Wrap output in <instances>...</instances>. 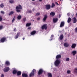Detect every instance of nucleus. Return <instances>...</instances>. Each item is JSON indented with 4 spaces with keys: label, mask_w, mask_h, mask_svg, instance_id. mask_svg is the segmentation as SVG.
Here are the masks:
<instances>
[{
    "label": "nucleus",
    "mask_w": 77,
    "mask_h": 77,
    "mask_svg": "<svg viewBox=\"0 0 77 77\" xmlns=\"http://www.w3.org/2000/svg\"><path fill=\"white\" fill-rule=\"evenodd\" d=\"M16 11L17 12H20V11L22 9V6L20 5H19L18 6H17L16 7Z\"/></svg>",
    "instance_id": "obj_1"
},
{
    "label": "nucleus",
    "mask_w": 77,
    "mask_h": 77,
    "mask_svg": "<svg viewBox=\"0 0 77 77\" xmlns=\"http://www.w3.org/2000/svg\"><path fill=\"white\" fill-rule=\"evenodd\" d=\"M60 63V61L58 59L56 60L54 62V65L56 66H58Z\"/></svg>",
    "instance_id": "obj_2"
},
{
    "label": "nucleus",
    "mask_w": 77,
    "mask_h": 77,
    "mask_svg": "<svg viewBox=\"0 0 77 77\" xmlns=\"http://www.w3.org/2000/svg\"><path fill=\"white\" fill-rule=\"evenodd\" d=\"M36 72V70L35 69H33L31 73L29 74V76L31 77L32 76H34L35 75V72Z\"/></svg>",
    "instance_id": "obj_3"
},
{
    "label": "nucleus",
    "mask_w": 77,
    "mask_h": 77,
    "mask_svg": "<svg viewBox=\"0 0 77 77\" xmlns=\"http://www.w3.org/2000/svg\"><path fill=\"white\" fill-rule=\"evenodd\" d=\"M44 72V70L42 69H40L38 71V75H40L41 74H42Z\"/></svg>",
    "instance_id": "obj_4"
},
{
    "label": "nucleus",
    "mask_w": 77,
    "mask_h": 77,
    "mask_svg": "<svg viewBox=\"0 0 77 77\" xmlns=\"http://www.w3.org/2000/svg\"><path fill=\"white\" fill-rule=\"evenodd\" d=\"M51 8V5L49 4H47L45 5V9L47 10H49Z\"/></svg>",
    "instance_id": "obj_5"
},
{
    "label": "nucleus",
    "mask_w": 77,
    "mask_h": 77,
    "mask_svg": "<svg viewBox=\"0 0 77 77\" xmlns=\"http://www.w3.org/2000/svg\"><path fill=\"white\" fill-rule=\"evenodd\" d=\"M10 69H9V67H7L3 69V71L4 72H8V71H9Z\"/></svg>",
    "instance_id": "obj_6"
},
{
    "label": "nucleus",
    "mask_w": 77,
    "mask_h": 77,
    "mask_svg": "<svg viewBox=\"0 0 77 77\" xmlns=\"http://www.w3.org/2000/svg\"><path fill=\"white\" fill-rule=\"evenodd\" d=\"M42 29L43 30L45 29V30L47 29V25L46 24L43 25L42 27Z\"/></svg>",
    "instance_id": "obj_7"
},
{
    "label": "nucleus",
    "mask_w": 77,
    "mask_h": 77,
    "mask_svg": "<svg viewBox=\"0 0 77 77\" xmlns=\"http://www.w3.org/2000/svg\"><path fill=\"white\" fill-rule=\"evenodd\" d=\"M62 57V56L60 54L57 55L56 56V59H61Z\"/></svg>",
    "instance_id": "obj_8"
},
{
    "label": "nucleus",
    "mask_w": 77,
    "mask_h": 77,
    "mask_svg": "<svg viewBox=\"0 0 77 77\" xmlns=\"http://www.w3.org/2000/svg\"><path fill=\"white\" fill-rule=\"evenodd\" d=\"M20 33L18 32L17 33L16 35L15 36H14V38L15 39H17L18 38V37L19 36V35H20Z\"/></svg>",
    "instance_id": "obj_9"
},
{
    "label": "nucleus",
    "mask_w": 77,
    "mask_h": 77,
    "mask_svg": "<svg viewBox=\"0 0 77 77\" xmlns=\"http://www.w3.org/2000/svg\"><path fill=\"white\" fill-rule=\"evenodd\" d=\"M6 39V38L4 37L2 38L0 42H4L5 41V40Z\"/></svg>",
    "instance_id": "obj_10"
},
{
    "label": "nucleus",
    "mask_w": 77,
    "mask_h": 77,
    "mask_svg": "<svg viewBox=\"0 0 77 77\" xmlns=\"http://www.w3.org/2000/svg\"><path fill=\"white\" fill-rule=\"evenodd\" d=\"M59 39L60 40H62L63 39V34L60 35L59 37Z\"/></svg>",
    "instance_id": "obj_11"
},
{
    "label": "nucleus",
    "mask_w": 77,
    "mask_h": 77,
    "mask_svg": "<svg viewBox=\"0 0 77 77\" xmlns=\"http://www.w3.org/2000/svg\"><path fill=\"white\" fill-rule=\"evenodd\" d=\"M22 75L23 77H28V75L27 74L23 73Z\"/></svg>",
    "instance_id": "obj_12"
},
{
    "label": "nucleus",
    "mask_w": 77,
    "mask_h": 77,
    "mask_svg": "<svg viewBox=\"0 0 77 77\" xmlns=\"http://www.w3.org/2000/svg\"><path fill=\"white\" fill-rule=\"evenodd\" d=\"M64 24H65V22H61L60 25V27H62L64 26Z\"/></svg>",
    "instance_id": "obj_13"
},
{
    "label": "nucleus",
    "mask_w": 77,
    "mask_h": 77,
    "mask_svg": "<svg viewBox=\"0 0 77 77\" xmlns=\"http://www.w3.org/2000/svg\"><path fill=\"white\" fill-rule=\"evenodd\" d=\"M58 20V19L57 18H54L53 19V21L54 23H56Z\"/></svg>",
    "instance_id": "obj_14"
},
{
    "label": "nucleus",
    "mask_w": 77,
    "mask_h": 77,
    "mask_svg": "<svg viewBox=\"0 0 77 77\" xmlns=\"http://www.w3.org/2000/svg\"><path fill=\"white\" fill-rule=\"evenodd\" d=\"M14 14V12L13 11H10L8 14V15L9 16H11V15H12V14Z\"/></svg>",
    "instance_id": "obj_15"
},
{
    "label": "nucleus",
    "mask_w": 77,
    "mask_h": 77,
    "mask_svg": "<svg viewBox=\"0 0 77 77\" xmlns=\"http://www.w3.org/2000/svg\"><path fill=\"white\" fill-rule=\"evenodd\" d=\"M17 73V70H14L13 71V74H16Z\"/></svg>",
    "instance_id": "obj_16"
},
{
    "label": "nucleus",
    "mask_w": 77,
    "mask_h": 77,
    "mask_svg": "<svg viewBox=\"0 0 77 77\" xmlns=\"http://www.w3.org/2000/svg\"><path fill=\"white\" fill-rule=\"evenodd\" d=\"M73 23H76L77 22V19L75 17H74L73 19Z\"/></svg>",
    "instance_id": "obj_17"
},
{
    "label": "nucleus",
    "mask_w": 77,
    "mask_h": 77,
    "mask_svg": "<svg viewBox=\"0 0 77 77\" xmlns=\"http://www.w3.org/2000/svg\"><path fill=\"white\" fill-rule=\"evenodd\" d=\"M72 53L73 54V56H74L76 54H77V51H72Z\"/></svg>",
    "instance_id": "obj_18"
},
{
    "label": "nucleus",
    "mask_w": 77,
    "mask_h": 77,
    "mask_svg": "<svg viewBox=\"0 0 77 77\" xmlns=\"http://www.w3.org/2000/svg\"><path fill=\"white\" fill-rule=\"evenodd\" d=\"M50 15H51L52 16H54V15H55V13L54 12H51L50 13Z\"/></svg>",
    "instance_id": "obj_19"
},
{
    "label": "nucleus",
    "mask_w": 77,
    "mask_h": 77,
    "mask_svg": "<svg viewBox=\"0 0 77 77\" xmlns=\"http://www.w3.org/2000/svg\"><path fill=\"white\" fill-rule=\"evenodd\" d=\"M36 31H32L31 33V34L32 35H33L36 33Z\"/></svg>",
    "instance_id": "obj_20"
},
{
    "label": "nucleus",
    "mask_w": 77,
    "mask_h": 77,
    "mask_svg": "<svg viewBox=\"0 0 77 77\" xmlns=\"http://www.w3.org/2000/svg\"><path fill=\"white\" fill-rule=\"evenodd\" d=\"M21 74V72L20 71H18L17 72V75H20Z\"/></svg>",
    "instance_id": "obj_21"
},
{
    "label": "nucleus",
    "mask_w": 77,
    "mask_h": 77,
    "mask_svg": "<svg viewBox=\"0 0 77 77\" xmlns=\"http://www.w3.org/2000/svg\"><path fill=\"white\" fill-rule=\"evenodd\" d=\"M48 77H52V75L50 73H48Z\"/></svg>",
    "instance_id": "obj_22"
},
{
    "label": "nucleus",
    "mask_w": 77,
    "mask_h": 77,
    "mask_svg": "<svg viewBox=\"0 0 77 77\" xmlns=\"http://www.w3.org/2000/svg\"><path fill=\"white\" fill-rule=\"evenodd\" d=\"M47 15H45L43 18V20L44 21H45L47 19Z\"/></svg>",
    "instance_id": "obj_23"
},
{
    "label": "nucleus",
    "mask_w": 77,
    "mask_h": 77,
    "mask_svg": "<svg viewBox=\"0 0 77 77\" xmlns=\"http://www.w3.org/2000/svg\"><path fill=\"white\" fill-rule=\"evenodd\" d=\"M64 45L65 47H68V46H69V44H68L67 43H64Z\"/></svg>",
    "instance_id": "obj_24"
},
{
    "label": "nucleus",
    "mask_w": 77,
    "mask_h": 77,
    "mask_svg": "<svg viewBox=\"0 0 77 77\" xmlns=\"http://www.w3.org/2000/svg\"><path fill=\"white\" fill-rule=\"evenodd\" d=\"M5 64L7 65H10V63L8 61H7L5 62Z\"/></svg>",
    "instance_id": "obj_25"
},
{
    "label": "nucleus",
    "mask_w": 77,
    "mask_h": 77,
    "mask_svg": "<svg viewBox=\"0 0 77 77\" xmlns=\"http://www.w3.org/2000/svg\"><path fill=\"white\" fill-rule=\"evenodd\" d=\"M76 46V44H74L72 45V48H75Z\"/></svg>",
    "instance_id": "obj_26"
},
{
    "label": "nucleus",
    "mask_w": 77,
    "mask_h": 77,
    "mask_svg": "<svg viewBox=\"0 0 77 77\" xmlns=\"http://www.w3.org/2000/svg\"><path fill=\"white\" fill-rule=\"evenodd\" d=\"M71 20V19L70 17H69L68 19L67 22L68 23H69L70 22Z\"/></svg>",
    "instance_id": "obj_27"
},
{
    "label": "nucleus",
    "mask_w": 77,
    "mask_h": 77,
    "mask_svg": "<svg viewBox=\"0 0 77 77\" xmlns=\"http://www.w3.org/2000/svg\"><path fill=\"white\" fill-rule=\"evenodd\" d=\"M53 37H54V35H51V39L50 40V41H52L53 39Z\"/></svg>",
    "instance_id": "obj_28"
},
{
    "label": "nucleus",
    "mask_w": 77,
    "mask_h": 77,
    "mask_svg": "<svg viewBox=\"0 0 77 77\" xmlns=\"http://www.w3.org/2000/svg\"><path fill=\"white\" fill-rule=\"evenodd\" d=\"M74 72L75 73H77V68L76 67L74 69Z\"/></svg>",
    "instance_id": "obj_29"
},
{
    "label": "nucleus",
    "mask_w": 77,
    "mask_h": 77,
    "mask_svg": "<svg viewBox=\"0 0 77 77\" xmlns=\"http://www.w3.org/2000/svg\"><path fill=\"white\" fill-rule=\"evenodd\" d=\"M31 25V23H27L26 25V27H29Z\"/></svg>",
    "instance_id": "obj_30"
},
{
    "label": "nucleus",
    "mask_w": 77,
    "mask_h": 77,
    "mask_svg": "<svg viewBox=\"0 0 77 77\" xmlns=\"http://www.w3.org/2000/svg\"><path fill=\"white\" fill-rule=\"evenodd\" d=\"M21 16H18V17H17V19L18 20H20L21 19Z\"/></svg>",
    "instance_id": "obj_31"
},
{
    "label": "nucleus",
    "mask_w": 77,
    "mask_h": 77,
    "mask_svg": "<svg viewBox=\"0 0 77 77\" xmlns=\"http://www.w3.org/2000/svg\"><path fill=\"white\" fill-rule=\"evenodd\" d=\"M54 6H55V5L54 4V3H52L51 5V7L52 8H53Z\"/></svg>",
    "instance_id": "obj_32"
},
{
    "label": "nucleus",
    "mask_w": 77,
    "mask_h": 77,
    "mask_svg": "<svg viewBox=\"0 0 77 77\" xmlns=\"http://www.w3.org/2000/svg\"><path fill=\"white\" fill-rule=\"evenodd\" d=\"M3 29V26L2 25L0 26V30H2Z\"/></svg>",
    "instance_id": "obj_33"
},
{
    "label": "nucleus",
    "mask_w": 77,
    "mask_h": 77,
    "mask_svg": "<svg viewBox=\"0 0 77 77\" xmlns=\"http://www.w3.org/2000/svg\"><path fill=\"white\" fill-rule=\"evenodd\" d=\"M4 6V5H3V4H1V5H0V8H3Z\"/></svg>",
    "instance_id": "obj_34"
},
{
    "label": "nucleus",
    "mask_w": 77,
    "mask_h": 77,
    "mask_svg": "<svg viewBox=\"0 0 77 77\" xmlns=\"http://www.w3.org/2000/svg\"><path fill=\"white\" fill-rule=\"evenodd\" d=\"M66 61H69V58L68 57L66 58Z\"/></svg>",
    "instance_id": "obj_35"
},
{
    "label": "nucleus",
    "mask_w": 77,
    "mask_h": 77,
    "mask_svg": "<svg viewBox=\"0 0 77 77\" xmlns=\"http://www.w3.org/2000/svg\"><path fill=\"white\" fill-rule=\"evenodd\" d=\"M9 2L10 3H14V1L13 0H10Z\"/></svg>",
    "instance_id": "obj_36"
},
{
    "label": "nucleus",
    "mask_w": 77,
    "mask_h": 77,
    "mask_svg": "<svg viewBox=\"0 0 77 77\" xmlns=\"http://www.w3.org/2000/svg\"><path fill=\"white\" fill-rule=\"evenodd\" d=\"M15 20V17H14L13 18V20H12V23H13V22H14Z\"/></svg>",
    "instance_id": "obj_37"
},
{
    "label": "nucleus",
    "mask_w": 77,
    "mask_h": 77,
    "mask_svg": "<svg viewBox=\"0 0 77 77\" xmlns=\"http://www.w3.org/2000/svg\"><path fill=\"white\" fill-rule=\"evenodd\" d=\"M15 20V17H14L13 18V20H12V23H13V22H14Z\"/></svg>",
    "instance_id": "obj_38"
},
{
    "label": "nucleus",
    "mask_w": 77,
    "mask_h": 77,
    "mask_svg": "<svg viewBox=\"0 0 77 77\" xmlns=\"http://www.w3.org/2000/svg\"><path fill=\"white\" fill-rule=\"evenodd\" d=\"M40 15V13H39V12H38L36 14V15L37 16H38V15Z\"/></svg>",
    "instance_id": "obj_39"
},
{
    "label": "nucleus",
    "mask_w": 77,
    "mask_h": 77,
    "mask_svg": "<svg viewBox=\"0 0 77 77\" xmlns=\"http://www.w3.org/2000/svg\"><path fill=\"white\" fill-rule=\"evenodd\" d=\"M75 32L76 33H77V27L75 29Z\"/></svg>",
    "instance_id": "obj_40"
},
{
    "label": "nucleus",
    "mask_w": 77,
    "mask_h": 77,
    "mask_svg": "<svg viewBox=\"0 0 77 77\" xmlns=\"http://www.w3.org/2000/svg\"><path fill=\"white\" fill-rule=\"evenodd\" d=\"M71 72V71L70 70H68L67 71V74H69Z\"/></svg>",
    "instance_id": "obj_41"
},
{
    "label": "nucleus",
    "mask_w": 77,
    "mask_h": 77,
    "mask_svg": "<svg viewBox=\"0 0 77 77\" xmlns=\"http://www.w3.org/2000/svg\"><path fill=\"white\" fill-rule=\"evenodd\" d=\"M26 17L24 18L23 19V21H26Z\"/></svg>",
    "instance_id": "obj_42"
},
{
    "label": "nucleus",
    "mask_w": 77,
    "mask_h": 77,
    "mask_svg": "<svg viewBox=\"0 0 77 77\" xmlns=\"http://www.w3.org/2000/svg\"><path fill=\"white\" fill-rule=\"evenodd\" d=\"M14 32H16L17 31V29L16 28H14Z\"/></svg>",
    "instance_id": "obj_43"
},
{
    "label": "nucleus",
    "mask_w": 77,
    "mask_h": 77,
    "mask_svg": "<svg viewBox=\"0 0 77 77\" xmlns=\"http://www.w3.org/2000/svg\"><path fill=\"white\" fill-rule=\"evenodd\" d=\"M2 16H0V21H2Z\"/></svg>",
    "instance_id": "obj_44"
},
{
    "label": "nucleus",
    "mask_w": 77,
    "mask_h": 77,
    "mask_svg": "<svg viewBox=\"0 0 77 77\" xmlns=\"http://www.w3.org/2000/svg\"><path fill=\"white\" fill-rule=\"evenodd\" d=\"M1 14H5V12H4V11H1Z\"/></svg>",
    "instance_id": "obj_45"
},
{
    "label": "nucleus",
    "mask_w": 77,
    "mask_h": 77,
    "mask_svg": "<svg viewBox=\"0 0 77 77\" xmlns=\"http://www.w3.org/2000/svg\"><path fill=\"white\" fill-rule=\"evenodd\" d=\"M4 76L5 75H4V74H2L1 76V77H4Z\"/></svg>",
    "instance_id": "obj_46"
},
{
    "label": "nucleus",
    "mask_w": 77,
    "mask_h": 77,
    "mask_svg": "<svg viewBox=\"0 0 77 77\" xmlns=\"http://www.w3.org/2000/svg\"><path fill=\"white\" fill-rule=\"evenodd\" d=\"M40 17H38L37 18V20L38 21H39V20H40Z\"/></svg>",
    "instance_id": "obj_47"
},
{
    "label": "nucleus",
    "mask_w": 77,
    "mask_h": 77,
    "mask_svg": "<svg viewBox=\"0 0 77 77\" xmlns=\"http://www.w3.org/2000/svg\"><path fill=\"white\" fill-rule=\"evenodd\" d=\"M29 13H32V11L31 10H29L28 11Z\"/></svg>",
    "instance_id": "obj_48"
},
{
    "label": "nucleus",
    "mask_w": 77,
    "mask_h": 77,
    "mask_svg": "<svg viewBox=\"0 0 77 77\" xmlns=\"http://www.w3.org/2000/svg\"><path fill=\"white\" fill-rule=\"evenodd\" d=\"M55 4H56V5H59V4L57 3V2H56L55 3Z\"/></svg>",
    "instance_id": "obj_49"
},
{
    "label": "nucleus",
    "mask_w": 77,
    "mask_h": 77,
    "mask_svg": "<svg viewBox=\"0 0 77 77\" xmlns=\"http://www.w3.org/2000/svg\"><path fill=\"white\" fill-rule=\"evenodd\" d=\"M67 15H68V16H69V13H67Z\"/></svg>",
    "instance_id": "obj_50"
},
{
    "label": "nucleus",
    "mask_w": 77,
    "mask_h": 77,
    "mask_svg": "<svg viewBox=\"0 0 77 77\" xmlns=\"http://www.w3.org/2000/svg\"><path fill=\"white\" fill-rule=\"evenodd\" d=\"M31 29V27H29L28 28V29Z\"/></svg>",
    "instance_id": "obj_51"
},
{
    "label": "nucleus",
    "mask_w": 77,
    "mask_h": 77,
    "mask_svg": "<svg viewBox=\"0 0 77 77\" xmlns=\"http://www.w3.org/2000/svg\"><path fill=\"white\" fill-rule=\"evenodd\" d=\"M39 0V2H42V0Z\"/></svg>",
    "instance_id": "obj_52"
},
{
    "label": "nucleus",
    "mask_w": 77,
    "mask_h": 77,
    "mask_svg": "<svg viewBox=\"0 0 77 77\" xmlns=\"http://www.w3.org/2000/svg\"><path fill=\"white\" fill-rule=\"evenodd\" d=\"M25 39V38H23V40H24Z\"/></svg>",
    "instance_id": "obj_53"
},
{
    "label": "nucleus",
    "mask_w": 77,
    "mask_h": 77,
    "mask_svg": "<svg viewBox=\"0 0 77 77\" xmlns=\"http://www.w3.org/2000/svg\"><path fill=\"white\" fill-rule=\"evenodd\" d=\"M60 15H59V18H60Z\"/></svg>",
    "instance_id": "obj_54"
},
{
    "label": "nucleus",
    "mask_w": 77,
    "mask_h": 77,
    "mask_svg": "<svg viewBox=\"0 0 77 77\" xmlns=\"http://www.w3.org/2000/svg\"><path fill=\"white\" fill-rule=\"evenodd\" d=\"M33 2H34V1H35V0H32Z\"/></svg>",
    "instance_id": "obj_55"
},
{
    "label": "nucleus",
    "mask_w": 77,
    "mask_h": 77,
    "mask_svg": "<svg viewBox=\"0 0 77 77\" xmlns=\"http://www.w3.org/2000/svg\"><path fill=\"white\" fill-rule=\"evenodd\" d=\"M33 11H35V9H33Z\"/></svg>",
    "instance_id": "obj_56"
},
{
    "label": "nucleus",
    "mask_w": 77,
    "mask_h": 77,
    "mask_svg": "<svg viewBox=\"0 0 77 77\" xmlns=\"http://www.w3.org/2000/svg\"><path fill=\"white\" fill-rule=\"evenodd\" d=\"M59 32H60H60H61V31H59Z\"/></svg>",
    "instance_id": "obj_57"
},
{
    "label": "nucleus",
    "mask_w": 77,
    "mask_h": 77,
    "mask_svg": "<svg viewBox=\"0 0 77 77\" xmlns=\"http://www.w3.org/2000/svg\"><path fill=\"white\" fill-rule=\"evenodd\" d=\"M76 17H77V13H76Z\"/></svg>",
    "instance_id": "obj_58"
},
{
    "label": "nucleus",
    "mask_w": 77,
    "mask_h": 77,
    "mask_svg": "<svg viewBox=\"0 0 77 77\" xmlns=\"http://www.w3.org/2000/svg\"><path fill=\"white\" fill-rule=\"evenodd\" d=\"M60 1H61V0H60Z\"/></svg>",
    "instance_id": "obj_59"
}]
</instances>
